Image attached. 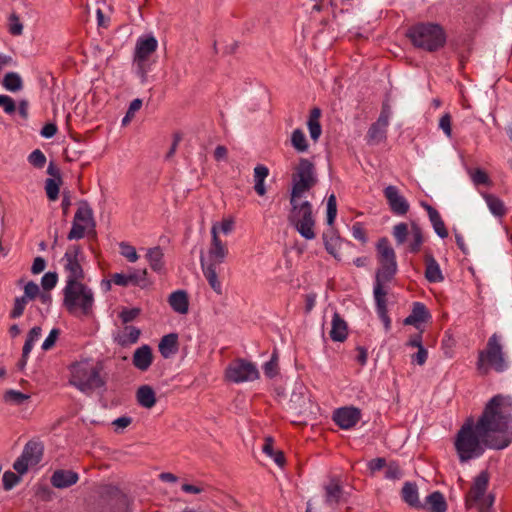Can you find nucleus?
<instances>
[{
	"label": "nucleus",
	"instance_id": "nucleus-56",
	"mask_svg": "<svg viewBox=\"0 0 512 512\" xmlns=\"http://www.w3.org/2000/svg\"><path fill=\"white\" fill-rule=\"evenodd\" d=\"M264 373L272 378L278 373L277 356L274 353L271 360L264 365Z\"/></svg>",
	"mask_w": 512,
	"mask_h": 512
},
{
	"label": "nucleus",
	"instance_id": "nucleus-19",
	"mask_svg": "<svg viewBox=\"0 0 512 512\" xmlns=\"http://www.w3.org/2000/svg\"><path fill=\"white\" fill-rule=\"evenodd\" d=\"M79 476L71 470H56L51 476V484L55 488L64 489L77 483Z\"/></svg>",
	"mask_w": 512,
	"mask_h": 512
},
{
	"label": "nucleus",
	"instance_id": "nucleus-39",
	"mask_svg": "<svg viewBox=\"0 0 512 512\" xmlns=\"http://www.w3.org/2000/svg\"><path fill=\"white\" fill-rule=\"evenodd\" d=\"M3 86L8 91H19L22 88V79L19 74L15 72H9L3 79Z\"/></svg>",
	"mask_w": 512,
	"mask_h": 512
},
{
	"label": "nucleus",
	"instance_id": "nucleus-60",
	"mask_svg": "<svg viewBox=\"0 0 512 512\" xmlns=\"http://www.w3.org/2000/svg\"><path fill=\"white\" fill-rule=\"evenodd\" d=\"M351 232H352V236L355 239L359 240L360 242L365 243L367 241L366 232H365L363 226L361 225V223L357 222V223L353 224V226L351 228Z\"/></svg>",
	"mask_w": 512,
	"mask_h": 512
},
{
	"label": "nucleus",
	"instance_id": "nucleus-3",
	"mask_svg": "<svg viewBox=\"0 0 512 512\" xmlns=\"http://www.w3.org/2000/svg\"><path fill=\"white\" fill-rule=\"evenodd\" d=\"M229 254L227 243L216 236L215 230L211 231V241L206 253L200 256L203 274L210 287L217 293H222V284L218 278L217 267L225 262Z\"/></svg>",
	"mask_w": 512,
	"mask_h": 512
},
{
	"label": "nucleus",
	"instance_id": "nucleus-57",
	"mask_svg": "<svg viewBox=\"0 0 512 512\" xmlns=\"http://www.w3.org/2000/svg\"><path fill=\"white\" fill-rule=\"evenodd\" d=\"M439 128L444 132L447 137L452 136L451 116L449 113L444 114L439 120Z\"/></svg>",
	"mask_w": 512,
	"mask_h": 512
},
{
	"label": "nucleus",
	"instance_id": "nucleus-40",
	"mask_svg": "<svg viewBox=\"0 0 512 512\" xmlns=\"http://www.w3.org/2000/svg\"><path fill=\"white\" fill-rule=\"evenodd\" d=\"M61 179L58 177V179L55 178H48L45 181V191L47 194V197L51 201H55L58 198L59 195V188H60Z\"/></svg>",
	"mask_w": 512,
	"mask_h": 512
},
{
	"label": "nucleus",
	"instance_id": "nucleus-2",
	"mask_svg": "<svg viewBox=\"0 0 512 512\" xmlns=\"http://www.w3.org/2000/svg\"><path fill=\"white\" fill-rule=\"evenodd\" d=\"M379 268L376 272L374 284V298L377 304L378 315L386 320V290L385 285L390 282L397 272L395 251L386 238L377 243Z\"/></svg>",
	"mask_w": 512,
	"mask_h": 512
},
{
	"label": "nucleus",
	"instance_id": "nucleus-64",
	"mask_svg": "<svg viewBox=\"0 0 512 512\" xmlns=\"http://www.w3.org/2000/svg\"><path fill=\"white\" fill-rule=\"evenodd\" d=\"M31 467L30 464L25 460V458L21 455L13 465V468L19 473L24 474L27 472L28 468Z\"/></svg>",
	"mask_w": 512,
	"mask_h": 512
},
{
	"label": "nucleus",
	"instance_id": "nucleus-59",
	"mask_svg": "<svg viewBox=\"0 0 512 512\" xmlns=\"http://www.w3.org/2000/svg\"><path fill=\"white\" fill-rule=\"evenodd\" d=\"M402 476V471L396 463H390L385 470V477L388 479H399Z\"/></svg>",
	"mask_w": 512,
	"mask_h": 512
},
{
	"label": "nucleus",
	"instance_id": "nucleus-26",
	"mask_svg": "<svg viewBox=\"0 0 512 512\" xmlns=\"http://www.w3.org/2000/svg\"><path fill=\"white\" fill-rule=\"evenodd\" d=\"M321 116V110L319 108H313L310 112L307 127L309 130V134L311 139L314 142H317L322 134V128L319 122Z\"/></svg>",
	"mask_w": 512,
	"mask_h": 512
},
{
	"label": "nucleus",
	"instance_id": "nucleus-12",
	"mask_svg": "<svg viewBox=\"0 0 512 512\" xmlns=\"http://www.w3.org/2000/svg\"><path fill=\"white\" fill-rule=\"evenodd\" d=\"M225 376L231 382L241 383L258 379L259 371L253 363L239 359L226 368Z\"/></svg>",
	"mask_w": 512,
	"mask_h": 512
},
{
	"label": "nucleus",
	"instance_id": "nucleus-21",
	"mask_svg": "<svg viewBox=\"0 0 512 512\" xmlns=\"http://www.w3.org/2000/svg\"><path fill=\"white\" fill-rule=\"evenodd\" d=\"M141 332L135 326L125 325L114 334L115 341L121 346H128L138 341Z\"/></svg>",
	"mask_w": 512,
	"mask_h": 512
},
{
	"label": "nucleus",
	"instance_id": "nucleus-62",
	"mask_svg": "<svg viewBox=\"0 0 512 512\" xmlns=\"http://www.w3.org/2000/svg\"><path fill=\"white\" fill-rule=\"evenodd\" d=\"M59 335L58 329H52L48 335V337L44 340L42 344L43 350H49L55 344V341Z\"/></svg>",
	"mask_w": 512,
	"mask_h": 512
},
{
	"label": "nucleus",
	"instance_id": "nucleus-38",
	"mask_svg": "<svg viewBox=\"0 0 512 512\" xmlns=\"http://www.w3.org/2000/svg\"><path fill=\"white\" fill-rule=\"evenodd\" d=\"M234 225V219L232 217H227L222 219L220 222L213 223L211 231L215 230L216 236H220V233L229 235L234 230Z\"/></svg>",
	"mask_w": 512,
	"mask_h": 512
},
{
	"label": "nucleus",
	"instance_id": "nucleus-44",
	"mask_svg": "<svg viewBox=\"0 0 512 512\" xmlns=\"http://www.w3.org/2000/svg\"><path fill=\"white\" fill-rule=\"evenodd\" d=\"M8 21V30L12 35L19 36L23 33V24L18 15L15 13L11 14Z\"/></svg>",
	"mask_w": 512,
	"mask_h": 512
},
{
	"label": "nucleus",
	"instance_id": "nucleus-32",
	"mask_svg": "<svg viewBox=\"0 0 512 512\" xmlns=\"http://www.w3.org/2000/svg\"><path fill=\"white\" fill-rule=\"evenodd\" d=\"M402 497L404 501L412 507H420L418 490L415 484L407 482L402 488Z\"/></svg>",
	"mask_w": 512,
	"mask_h": 512
},
{
	"label": "nucleus",
	"instance_id": "nucleus-4",
	"mask_svg": "<svg viewBox=\"0 0 512 512\" xmlns=\"http://www.w3.org/2000/svg\"><path fill=\"white\" fill-rule=\"evenodd\" d=\"M103 364L100 361L83 359L70 366V384L79 391L90 394L105 385L102 376Z\"/></svg>",
	"mask_w": 512,
	"mask_h": 512
},
{
	"label": "nucleus",
	"instance_id": "nucleus-52",
	"mask_svg": "<svg viewBox=\"0 0 512 512\" xmlns=\"http://www.w3.org/2000/svg\"><path fill=\"white\" fill-rule=\"evenodd\" d=\"M87 229L88 228L79 225L76 222H72V228L67 235L68 240H78L83 238Z\"/></svg>",
	"mask_w": 512,
	"mask_h": 512
},
{
	"label": "nucleus",
	"instance_id": "nucleus-37",
	"mask_svg": "<svg viewBox=\"0 0 512 512\" xmlns=\"http://www.w3.org/2000/svg\"><path fill=\"white\" fill-rule=\"evenodd\" d=\"M484 198L490 212L493 215L501 217L505 214V206L500 198L491 194L485 195Z\"/></svg>",
	"mask_w": 512,
	"mask_h": 512
},
{
	"label": "nucleus",
	"instance_id": "nucleus-8",
	"mask_svg": "<svg viewBox=\"0 0 512 512\" xmlns=\"http://www.w3.org/2000/svg\"><path fill=\"white\" fill-rule=\"evenodd\" d=\"M306 198V196H302L294 200L293 196H290L292 209L289 214V221L302 237L307 240H312L315 238V221L312 213V205Z\"/></svg>",
	"mask_w": 512,
	"mask_h": 512
},
{
	"label": "nucleus",
	"instance_id": "nucleus-25",
	"mask_svg": "<svg viewBox=\"0 0 512 512\" xmlns=\"http://www.w3.org/2000/svg\"><path fill=\"white\" fill-rule=\"evenodd\" d=\"M425 262H426V270H425V276L426 279L429 282H441L443 280V275L440 269L439 264L435 260V258L428 254L425 256Z\"/></svg>",
	"mask_w": 512,
	"mask_h": 512
},
{
	"label": "nucleus",
	"instance_id": "nucleus-51",
	"mask_svg": "<svg viewBox=\"0 0 512 512\" xmlns=\"http://www.w3.org/2000/svg\"><path fill=\"white\" fill-rule=\"evenodd\" d=\"M21 478L11 471H6L3 475V486L5 490L12 489L20 482Z\"/></svg>",
	"mask_w": 512,
	"mask_h": 512
},
{
	"label": "nucleus",
	"instance_id": "nucleus-30",
	"mask_svg": "<svg viewBox=\"0 0 512 512\" xmlns=\"http://www.w3.org/2000/svg\"><path fill=\"white\" fill-rule=\"evenodd\" d=\"M269 174V170L264 165H257L254 168V189L256 193L260 196L265 195L266 188H265V179L267 178Z\"/></svg>",
	"mask_w": 512,
	"mask_h": 512
},
{
	"label": "nucleus",
	"instance_id": "nucleus-61",
	"mask_svg": "<svg viewBox=\"0 0 512 512\" xmlns=\"http://www.w3.org/2000/svg\"><path fill=\"white\" fill-rule=\"evenodd\" d=\"M128 275L131 277V284L142 285L146 281L147 270L133 271Z\"/></svg>",
	"mask_w": 512,
	"mask_h": 512
},
{
	"label": "nucleus",
	"instance_id": "nucleus-13",
	"mask_svg": "<svg viewBox=\"0 0 512 512\" xmlns=\"http://www.w3.org/2000/svg\"><path fill=\"white\" fill-rule=\"evenodd\" d=\"M324 505L330 512H334L335 507L344 497L342 481L338 476H330L328 481L323 484Z\"/></svg>",
	"mask_w": 512,
	"mask_h": 512
},
{
	"label": "nucleus",
	"instance_id": "nucleus-17",
	"mask_svg": "<svg viewBox=\"0 0 512 512\" xmlns=\"http://www.w3.org/2000/svg\"><path fill=\"white\" fill-rule=\"evenodd\" d=\"M361 412L355 407H344L336 410L333 419L342 429H350L360 420Z\"/></svg>",
	"mask_w": 512,
	"mask_h": 512
},
{
	"label": "nucleus",
	"instance_id": "nucleus-49",
	"mask_svg": "<svg viewBox=\"0 0 512 512\" xmlns=\"http://www.w3.org/2000/svg\"><path fill=\"white\" fill-rule=\"evenodd\" d=\"M58 281V275L55 272H48L42 276L41 285L45 290L54 288Z\"/></svg>",
	"mask_w": 512,
	"mask_h": 512
},
{
	"label": "nucleus",
	"instance_id": "nucleus-54",
	"mask_svg": "<svg viewBox=\"0 0 512 512\" xmlns=\"http://www.w3.org/2000/svg\"><path fill=\"white\" fill-rule=\"evenodd\" d=\"M141 316V310L138 307L123 308L119 314L121 320H134Z\"/></svg>",
	"mask_w": 512,
	"mask_h": 512
},
{
	"label": "nucleus",
	"instance_id": "nucleus-31",
	"mask_svg": "<svg viewBox=\"0 0 512 512\" xmlns=\"http://www.w3.org/2000/svg\"><path fill=\"white\" fill-rule=\"evenodd\" d=\"M408 248L412 253H417L423 244L422 229L415 222H412L411 236L408 237Z\"/></svg>",
	"mask_w": 512,
	"mask_h": 512
},
{
	"label": "nucleus",
	"instance_id": "nucleus-7",
	"mask_svg": "<svg viewBox=\"0 0 512 512\" xmlns=\"http://www.w3.org/2000/svg\"><path fill=\"white\" fill-rule=\"evenodd\" d=\"M408 37L414 46L429 52L438 50L446 41L443 28L434 23H420L411 27Z\"/></svg>",
	"mask_w": 512,
	"mask_h": 512
},
{
	"label": "nucleus",
	"instance_id": "nucleus-15",
	"mask_svg": "<svg viewBox=\"0 0 512 512\" xmlns=\"http://www.w3.org/2000/svg\"><path fill=\"white\" fill-rule=\"evenodd\" d=\"M384 196L387 199L391 211L396 215H405L409 210V203L406 198L400 194L398 188L389 185L384 189Z\"/></svg>",
	"mask_w": 512,
	"mask_h": 512
},
{
	"label": "nucleus",
	"instance_id": "nucleus-6",
	"mask_svg": "<svg viewBox=\"0 0 512 512\" xmlns=\"http://www.w3.org/2000/svg\"><path fill=\"white\" fill-rule=\"evenodd\" d=\"M509 362L498 335L493 334L487 342L485 349L478 355L477 370L480 374L486 375L490 370L498 373L508 368Z\"/></svg>",
	"mask_w": 512,
	"mask_h": 512
},
{
	"label": "nucleus",
	"instance_id": "nucleus-41",
	"mask_svg": "<svg viewBox=\"0 0 512 512\" xmlns=\"http://www.w3.org/2000/svg\"><path fill=\"white\" fill-rule=\"evenodd\" d=\"M430 317L431 316L426 306L420 302H416L413 305L411 314L406 317L405 320H427Z\"/></svg>",
	"mask_w": 512,
	"mask_h": 512
},
{
	"label": "nucleus",
	"instance_id": "nucleus-14",
	"mask_svg": "<svg viewBox=\"0 0 512 512\" xmlns=\"http://www.w3.org/2000/svg\"><path fill=\"white\" fill-rule=\"evenodd\" d=\"M389 118L390 112L387 109H383L377 121L368 130L367 141L369 144L377 145L386 139Z\"/></svg>",
	"mask_w": 512,
	"mask_h": 512
},
{
	"label": "nucleus",
	"instance_id": "nucleus-18",
	"mask_svg": "<svg viewBox=\"0 0 512 512\" xmlns=\"http://www.w3.org/2000/svg\"><path fill=\"white\" fill-rule=\"evenodd\" d=\"M488 475L485 472H481L474 481V484L467 495L466 503L469 507H472L474 503L482 500L487 486H488Z\"/></svg>",
	"mask_w": 512,
	"mask_h": 512
},
{
	"label": "nucleus",
	"instance_id": "nucleus-53",
	"mask_svg": "<svg viewBox=\"0 0 512 512\" xmlns=\"http://www.w3.org/2000/svg\"><path fill=\"white\" fill-rule=\"evenodd\" d=\"M39 292V286L36 283L30 281L24 286V295L22 297L28 301H31L38 296Z\"/></svg>",
	"mask_w": 512,
	"mask_h": 512
},
{
	"label": "nucleus",
	"instance_id": "nucleus-35",
	"mask_svg": "<svg viewBox=\"0 0 512 512\" xmlns=\"http://www.w3.org/2000/svg\"><path fill=\"white\" fill-rule=\"evenodd\" d=\"M291 145L299 153H305L309 145L304 132L301 129H295L291 134Z\"/></svg>",
	"mask_w": 512,
	"mask_h": 512
},
{
	"label": "nucleus",
	"instance_id": "nucleus-23",
	"mask_svg": "<svg viewBox=\"0 0 512 512\" xmlns=\"http://www.w3.org/2000/svg\"><path fill=\"white\" fill-rule=\"evenodd\" d=\"M146 259L153 271L157 273H162L164 271V253L161 247L156 246L147 249Z\"/></svg>",
	"mask_w": 512,
	"mask_h": 512
},
{
	"label": "nucleus",
	"instance_id": "nucleus-27",
	"mask_svg": "<svg viewBox=\"0 0 512 512\" xmlns=\"http://www.w3.org/2000/svg\"><path fill=\"white\" fill-rule=\"evenodd\" d=\"M42 454V446L35 442L27 443L22 452V456L25 458L28 464H30L31 467L37 465L40 462Z\"/></svg>",
	"mask_w": 512,
	"mask_h": 512
},
{
	"label": "nucleus",
	"instance_id": "nucleus-1",
	"mask_svg": "<svg viewBox=\"0 0 512 512\" xmlns=\"http://www.w3.org/2000/svg\"><path fill=\"white\" fill-rule=\"evenodd\" d=\"M512 442V399L496 395L474 422L466 420L457 432L454 447L460 462L480 457L486 450L504 449Z\"/></svg>",
	"mask_w": 512,
	"mask_h": 512
},
{
	"label": "nucleus",
	"instance_id": "nucleus-58",
	"mask_svg": "<svg viewBox=\"0 0 512 512\" xmlns=\"http://www.w3.org/2000/svg\"><path fill=\"white\" fill-rule=\"evenodd\" d=\"M111 281L115 285L126 287L131 284V277L124 273H114L111 275Z\"/></svg>",
	"mask_w": 512,
	"mask_h": 512
},
{
	"label": "nucleus",
	"instance_id": "nucleus-46",
	"mask_svg": "<svg viewBox=\"0 0 512 512\" xmlns=\"http://www.w3.org/2000/svg\"><path fill=\"white\" fill-rule=\"evenodd\" d=\"M337 215V202L334 194L327 199V223L332 225Z\"/></svg>",
	"mask_w": 512,
	"mask_h": 512
},
{
	"label": "nucleus",
	"instance_id": "nucleus-24",
	"mask_svg": "<svg viewBox=\"0 0 512 512\" xmlns=\"http://www.w3.org/2000/svg\"><path fill=\"white\" fill-rule=\"evenodd\" d=\"M158 348L164 358L171 357L178 350V335L175 333L165 335L161 339Z\"/></svg>",
	"mask_w": 512,
	"mask_h": 512
},
{
	"label": "nucleus",
	"instance_id": "nucleus-10",
	"mask_svg": "<svg viewBox=\"0 0 512 512\" xmlns=\"http://www.w3.org/2000/svg\"><path fill=\"white\" fill-rule=\"evenodd\" d=\"M317 181L314 163L306 158H301L292 175L291 196H293L294 200L297 197L306 196L316 185Z\"/></svg>",
	"mask_w": 512,
	"mask_h": 512
},
{
	"label": "nucleus",
	"instance_id": "nucleus-9",
	"mask_svg": "<svg viewBox=\"0 0 512 512\" xmlns=\"http://www.w3.org/2000/svg\"><path fill=\"white\" fill-rule=\"evenodd\" d=\"M158 48V41L153 35L140 36L135 44L133 67L141 83L147 81L148 73L152 70L154 61L151 57Z\"/></svg>",
	"mask_w": 512,
	"mask_h": 512
},
{
	"label": "nucleus",
	"instance_id": "nucleus-11",
	"mask_svg": "<svg viewBox=\"0 0 512 512\" xmlns=\"http://www.w3.org/2000/svg\"><path fill=\"white\" fill-rule=\"evenodd\" d=\"M84 259L83 251L79 245H71L67 248L62 258L65 284L84 280L85 273L82 267Z\"/></svg>",
	"mask_w": 512,
	"mask_h": 512
},
{
	"label": "nucleus",
	"instance_id": "nucleus-16",
	"mask_svg": "<svg viewBox=\"0 0 512 512\" xmlns=\"http://www.w3.org/2000/svg\"><path fill=\"white\" fill-rule=\"evenodd\" d=\"M311 408L306 388L302 384H296L289 400V409L299 415L306 414Z\"/></svg>",
	"mask_w": 512,
	"mask_h": 512
},
{
	"label": "nucleus",
	"instance_id": "nucleus-47",
	"mask_svg": "<svg viewBox=\"0 0 512 512\" xmlns=\"http://www.w3.org/2000/svg\"><path fill=\"white\" fill-rule=\"evenodd\" d=\"M28 161L32 166L40 169L43 168L46 164V156L41 150L36 149L31 152L28 157Z\"/></svg>",
	"mask_w": 512,
	"mask_h": 512
},
{
	"label": "nucleus",
	"instance_id": "nucleus-28",
	"mask_svg": "<svg viewBox=\"0 0 512 512\" xmlns=\"http://www.w3.org/2000/svg\"><path fill=\"white\" fill-rule=\"evenodd\" d=\"M138 403L147 409L152 408L156 403V395L154 390L148 386L143 385L138 388L136 393Z\"/></svg>",
	"mask_w": 512,
	"mask_h": 512
},
{
	"label": "nucleus",
	"instance_id": "nucleus-50",
	"mask_svg": "<svg viewBox=\"0 0 512 512\" xmlns=\"http://www.w3.org/2000/svg\"><path fill=\"white\" fill-rule=\"evenodd\" d=\"M28 302L29 301L23 297H17L14 301V306L10 313L11 317L18 318V317L22 316L23 311H24L26 305L28 304Z\"/></svg>",
	"mask_w": 512,
	"mask_h": 512
},
{
	"label": "nucleus",
	"instance_id": "nucleus-29",
	"mask_svg": "<svg viewBox=\"0 0 512 512\" xmlns=\"http://www.w3.org/2000/svg\"><path fill=\"white\" fill-rule=\"evenodd\" d=\"M169 304L172 309L180 314L188 311V297L185 291L178 290L169 296Z\"/></svg>",
	"mask_w": 512,
	"mask_h": 512
},
{
	"label": "nucleus",
	"instance_id": "nucleus-43",
	"mask_svg": "<svg viewBox=\"0 0 512 512\" xmlns=\"http://www.w3.org/2000/svg\"><path fill=\"white\" fill-rule=\"evenodd\" d=\"M28 399H29V395L24 394L19 391H16V390H8L4 394V400L6 402L16 404V405H20V404L24 403L25 401H27Z\"/></svg>",
	"mask_w": 512,
	"mask_h": 512
},
{
	"label": "nucleus",
	"instance_id": "nucleus-33",
	"mask_svg": "<svg viewBox=\"0 0 512 512\" xmlns=\"http://www.w3.org/2000/svg\"><path fill=\"white\" fill-rule=\"evenodd\" d=\"M430 512H446V502L440 492H433L426 498Z\"/></svg>",
	"mask_w": 512,
	"mask_h": 512
},
{
	"label": "nucleus",
	"instance_id": "nucleus-55",
	"mask_svg": "<svg viewBox=\"0 0 512 512\" xmlns=\"http://www.w3.org/2000/svg\"><path fill=\"white\" fill-rule=\"evenodd\" d=\"M0 108H2L5 113L12 114L16 110V105L10 96L0 95Z\"/></svg>",
	"mask_w": 512,
	"mask_h": 512
},
{
	"label": "nucleus",
	"instance_id": "nucleus-63",
	"mask_svg": "<svg viewBox=\"0 0 512 512\" xmlns=\"http://www.w3.org/2000/svg\"><path fill=\"white\" fill-rule=\"evenodd\" d=\"M338 244H339L338 238H333V237L330 239L325 238V248L335 258H338V252H337Z\"/></svg>",
	"mask_w": 512,
	"mask_h": 512
},
{
	"label": "nucleus",
	"instance_id": "nucleus-42",
	"mask_svg": "<svg viewBox=\"0 0 512 512\" xmlns=\"http://www.w3.org/2000/svg\"><path fill=\"white\" fill-rule=\"evenodd\" d=\"M120 254L130 263H135L139 259V255L134 246L128 242L119 243Z\"/></svg>",
	"mask_w": 512,
	"mask_h": 512
},
{
	"label": "nucleus",
	"instance_id": "nucleus-34",
	"mask_svg": "<svg viewBox=\"0 0 512 512\" xmlns=\"http://www.w3.org/2000/svg\"><path fill=\"white\" fill-rule=\"evenodd\" d=\"M412 231V222L410 224L407 223H398L393 227L392 235L395 238L398 245H402L407 242L408 237L411 236Z\"/></svg>",
	"mask_w": 512,
	"mask_h": 512
},
{
	"label": "nucleus",
	"instance_id": "nucleus-22",
	"mask_svg": "<svg viewBox=\"0 0 512 512\" xmlns=\"http://www.w3.org/2000/svg\"><path fill=\"white\" fill-rule=\"evenodd\" d=\"M73 222L86 228H93L95 226L93 211L87 202H81L79 204Z\"/></svg>",
	"mask_w": 512,
	"mask_h": 512
},
{
	"label": "nucleus",
	"instance_id": "nucleus-20",
	"mask_svg": "<svg viewBox=\"0 0 512 512\" xmlns=\"http://www.w3.org/2000/svg\"><path fill=\"white\" fill-rule=\"evenodd\" d=\"M153 361L152 349L148 345H142L137 348L132 357L133 365L141 370L146 371L151 366Z\"/></svg>",
	"mask_w": 512,
	"mask_h": 512
},
{
	"label": "nucleus",
	"instance_id": "nucleus-36",
	"mask_svg": "<svg viewBox=\"0 0 512 512\" xmlns=\"http://www.w3.org/2000/svg\"><path fill=\"white\" fill-rule=\"evenodd\" d=\"M348 335V326L346 322H331L329 330L330 338L335 342H343Z\"/></svg>",
	"mask_w": 512,
	"mask_h": 512
},
{
	"label": "nucleus",
	"instance_id": "nucleus-45",
	"mask_svg": "<svg viewBox=\"0 0 512 512\" xmlns=\"http://www.w3.org/2000/svg\"><path fill=\"white\" fill-rule=\"evenodd\" d=\"M469 175L475 185H487L490 183L487 173L482 169L470 170Z\"/></svg>",
	"mask_w": 512,
	"mask_h": 512
},
{
	"label": "nucleus",
	"instance_id": "nucleus-5",
	"mask_svg": "<svg viewBox=\"0 0 512 512\" xmlns=\"http://www.w3.org/2000/svg\"><path fill=\"white\" fill-rule=\"evenodd\" d=\"M63 306L75 317L92 316L94 292L83 281L65 284L63 290Z\"/></svg>",
	"mask_w": 512,
	"mask_h": 512
},
{
	"label": "nucleus",
	"instance_id": "nucleus-48",
	"mask_svg": "<svg viewBox=\"0 0 512 512\" xmlns=\"http://www.w3.org/2000/svg\"><path fill=\"white\" fill-rule=\"evenodd\" d=\"M142 106V100L141 99H134L130 105H129V108H128V111L126 113V115L124 116V118L122 119V124L123 125H127L131 119L134 117L135 113L140 110Z\"/></svg>",
	"mask_w": 512,
	"mask_h": 512
}]
</instances>
